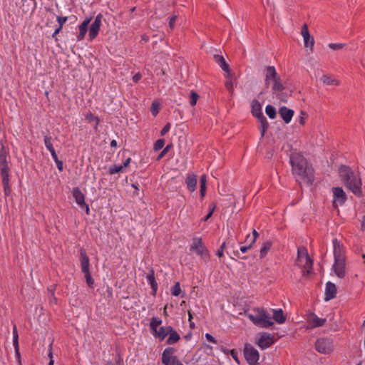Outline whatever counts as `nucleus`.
Listing matches in <instances>:
<instances>
[{
	"label": "nucleus",
	"mask_w": 365,
	"mask_h": 365,
	"mask_svg": "<svg viewBox=\"0 0 365 365\" xmlns=\"http://www.w3.org/2000/svg\"><path fill=\"white\" fill-rule=\"evenodd\" d=\"M292 172L297 181L307 185L314 180L313 169L309 166L304 157L299 153H292L289 156Z\"/></svg>",
	"instance_id": "obj_1"
},
{
	"label": "nucleus",
	"mask_w": 365,
	"mask_h": 365,
	"mask_svg": "<svg viewBox=\"0 0 365 365\" xmlns=\"http://www.w3.org/2000/svg\"><path fill=\"white\" fill-rule=\"evenodd\" d=\"M255 314L245 312V314L252 322L255 325L262 328H269L274 324L272 321V317L269 313L264 308L255 307L252 309ZM273 317L272 319L278 324H283L286 321V317L282 309H272Z\"/></svg>",
	"instance_id": "obj_2"
},
{
	"label": "nucleus",
	"mask_w": 365,
	"mask_h": 365,
	"mask_svg": "<svg viewBox=\"0 0 365 365\" xmlns=\"http://www.w3.org/2000/svg\"><path fill=\"white\" fill-rule=\"evenodd\" d=\"M338 173L341 181L348 190L359 197L363 195L362 180L359 171L342 165L339 166Z\"/></svg>",
	"instance_id": "obj_3"
},
{
	"label": "nucleus",
	"mask_w": 365,
	"mask_h": 365,
	"mask_svg": "<svg viewBox=\"0 0 365 365\" xmlns=\"http://www.w3.org/2000/svg\"><path fill=\"white\" fill-rule=\"evenodd\" d=\"M265 85L267 88H270L274 91H282L287 89V88L282 84L275 68L271 66H268L265 68Z\"/></svg>",
	"instance_id": "obj_4"
},
{
	"label": "nucleus",
	"mask_w": 365,
	"mask_h": 365,
	"mask_svg": "<svg viewBox=\"0 0 365 365\" xmlns=\"http://www.w3.org/2000/svg\"><path fill=\"white\" fill-rule=\"evenodd\" d=\"M296 263L298 266L302 267L304 276L312 272L313 261L309 257L306 248H298L297 259Z\"/></svg>",
	"instance_id": "obj_5"
},
{
	"label": "nucleus",
	"mask_w": 365,
	"mask_h": 365,
	"mask_svg": "<svg viewBox=\"0 0 365 365\" xmlns=\"http://www.w3.org/2000/svg\"><path fill=\"white\" fill-rule=\"evenodd\" d=\"M190 251H194L197 255L200 256L204 261H207L210 258V252L202 242L201 237H194L192 239Z\"/></svg>",
	"instance_id": "obj_6"
},
{
	"label": "nucleus",
	"mask_w": 365,
	"mask_h": 365,
	"mask_svg": "<svg viewBox=\"0 0 365 365\" xmlns=\"http://www.w3.org/2000/svg\"><path fill=\"white\" fill-rule=\"evenodd\" d=\"M244 356L249 365H259V352L253 346L248 343H246L245 345Z\"/></svg>",
	"instance_id": "obj_7"
},
{
	"label": "nucleus",
	"mask_w": 365,
	"mask_h": 365,
	"mask_svg": "<svg viewBox=\"0 0 365 365\" xmlns=\"http://www.w3.org/2000/svg\"><path fill=\"white\" fill-rule=\"evenodd\" d=\"M333 193V207H337L342 205L346 201L347 196L344 190L340 187H334L332 188Z\"/></svg>",
	"instance_id": "obj_8"
},
{
	"label": "nucleus",
	"mask_w": 365,
	"mask_h": 365,
	"mask_svg": "<svg viewBox=\"0 0 365 365\" xmlns=\"http://www.w3.org/2000/svg\"><path fill=\"white\" fill-rule=\"evenodd\" d=\"M73 196L75 199L76 202L79 205V207L84 210L87 215L90 214L89 206L85 202V196L81 190L78 187H75L73 189Z\"/></svg>",
	"instance_id": "obj_9"
},
{
	"label": "nucleus",
	"mask_w": 365,
	"mask_h": 365,
	"mask_svg": "<svg viewBox=\"0 0 365 365\" xmlns=\"http://www.w3.org/2000/svg\"><path fill=\"white\" fill-rule=\"evenodd\" d=\"M315 348L317 351L324 354H329L332 351L331 342L327 339H317L315 343Z\"/></svg>",
	"instance_id": "obj_10"
},
{
	"label": "nucleus",
	"mask_w": 365,
	"mask_h": 365,
	"mask_svg": "<svg viewBox=\"0 0 365 365\" xmlns=\"http://www.w3.org/2000/svg\"><path fill=\"white\" fill-rule=\"evenodd\" d=\"M175 349L173 347L165 348L162 354V363L164 365H175L177 357L174 356Z\"/></svg>",
	"instance_id": "obj_11"
},
{
	"label": "nucleus",
	"mask_w": 365,
	"mask_h": 365,
	"mask_svg": "<svg viewBox=\"0 0 365 365\" xmlns=\"http://www.w3.org/2000/svg\"><path fill=\"white\" fill-rule=\"evenodd\" d=\"M103 19V15L99 14L95 18L94 21L91 24L89 29V38L91 41L93 40L98 34L101 26V21Z\"/></svg>",
	"instance_id": "obj_12"
},
{
	"label": "nucleus",
	"mask_w": 365,
	"mask_h": 365,
	"mask_svg": "<svg viewBox=\"0 0 365 365\" xmlns=\"http://www.w3.org/2000/svg\"><path fill=\"white\" fill-rule=\"evenodd\" d=\"M301 34L304 38V46L306 48H310L311 51H313V47L314 45V37L312 36L309 34L308 26L307 24H304L302 27Z\"/></svg>",
	"instance_id": "obj_13"
},
{
	"label": "nucleus",
	"mask_w": 365,
	"mask_h": 365,
	"mask_svg": "<svg viewBox=\"0 0 365 365\" xmlns=\"http://www.w3.org/2000/svg\"><path fill=\"white\" fill-rule=\"evenodd\" d=\"M274 344V336L269 333L264 332L257 341V345L262 349H266Z\"/></svg>",
	"instance_id": "obj_14"
},
{
	"label": "nucleus",
	"mask_w": 365,
	"mask_h": 365,
	"mask_svg": "<svg viewBox=\"0 0 365 365\" xmlns=\"http://www.w3.org/2000/svg\"><path fill=\"white\" fill-rule=\"evenodd\" d=\"M346 259H334L333 270L335 274L339 278L345 276Z\"/></svg>",
	"instance_id": "obj_15"
},
{
	"label": "nucleus",
	"mask_w": 365,
	"mask_h": 365,
	"mask_svg": "<svg viewBox=\"0 0 365 365\" xmlns=\"http://www.w3.org/2000/svg\"><path fill=\"white\" fill-rule=\"evenodd\" d=\"M332 242L334 259H345V251L344 246L341 245L337 239L333 240Z\"/></svg>",
	"instance_id": "obj_16"
},
{
	"label": "nucleus",
	"mask_w": 365,
	"mask_h": 365,
	"mask_svg": "<svg viewBox=\"0 0 365 365\" xmlns=\"http://www.w3.org/2000/svg\"><path fill=\"white\" fill-rule=\"evenodd\" d=\"M80 262L82 272H87L90 271V260L89 257L86 254V252L83 249L80 250Z\"/></svg>",
	"instance_id": "obj_17"
},
{
	"label": "nucleus",
	"mask_w": 365,
	"mask_h": 365,
	"mask_svg": "<svg viewBox=\"0 0 365 365\" xmlns=\"http://www.w3.org/2000/svg\"><path fill=\"white\" fill-rule=\"evenodd\" d=\"M324 295L325 301H329L336 297V287L334 283L328 282L326 284Z\"/></svg>",
	"instance_id": "obj_18"
},
{
	"label": "nucleus",
	"mask_w": 365,
	"mask_h": 365,
	"mask_svg": "<svg viewBox=\"0 0 365 365\" xmlns=\"http://www.w3.org/2000/svg\"><path fill=\"white\" fill-rule=\"evenodd\" d=\"M213 58L222 70L225 72V74H228V76H230V73H232V71L225 58L219 54H215Z\"/></svg>",
	"instance_id": "obj_19"
},
{
	"label": "nucleus",
	"mask_w": 365,
	"mask_h": 365,
	"mask_svg": "<svg viewBox=\"0 0 365 365\" xmlns=\"http://www.w3.org/2000/svg\"><path fill=\"white\" fill-rule=\"evenodd\" d=\"M279 113L284 123H289L292 120L294 113L293 110L282 106L279 108Z\"/></svg>",
	"instance_id": "obj_20"
},
{
	"label": "nucleus",
	"mask_w": 365,
	"mask_h": 365,
	"mask_svg": "<svg viewBox=\"0 0 365 365\" xmlns=\"http://www.w3.org/2000/svg\"><path fill=\"white\" fill-rule=\"evenodd\" d=\"M1 175L9 174V168L6 160V153L4 150L0 152Z\"/></svg>",
	"instance_id": "obj_21"
},
{
	"label": "nucleus",
	"mask_w": 365,
	"mask_h": 365,
	"mask_svg": "<svg viewBox=\"0 0 365 365\" xmlns=\"http://www.w3.org/2000/svg\"><path fill=\"white\" fill-rule=\"evenodd\" d=\"M326 321V319L319 318L316 314H312L309 317L308 323L311 328H316L323 326Z\"/></svg>",
	"instance_id": "obj_22"
},
{
	"label": "nucleus",
	"mask_w": 365,
	"mask_h": 365,
	"mask_svg": "<svg viewBox=\"0 0 365 365\" xmlns=\"http://www.w3.org/2000/svg\"><path fill=\"white\" fill-rule=\"evenodd\" d=\"M197 175L194 173H190L187 175V178L185 180V183L187 189L190 192H194L196 190L197 186Z\"/></svg>",
	"instance_id": "obj_23"
},
{
	"label": "nucleus",
	"mask_w": 365,
	"mask_h": 365,
	"mask_svg": "<svg viewBox=\"0 0 365 365\" xmlns=\"http://www.w3.org/2000/svg\"><path fill=\"white\" fill-rule=\"evenodd\" d=\"M91 18L86 19L83 23L79 26V34L77 36L78 41H81L85 37V35L88 31V26L91 21Z\"/></svg>",
	"instance_id": "obj_24"
},
{
	"label": "nucleus",
	"mask_w": 365,
	"mask_h": 365,
	"mask_svg": "<svg viewBox=\"0 0 365 365\" xmlns=\"http://www.w3.org/2000/svg\"><path fill=\"white\" fill-rule=\"evenodd\" d=\"M173 331V327L171 326L161 327L155 334L154 336L159 338L160 340H163L170 332Z\"/></svg>",
	"instance_id": "obj_25"
},
{
	"label": "nucleus",
	"mask_w": 365,
	"mask_h": 365,
	"mask_svg": "<svg viewBox=\"0 0 365 365\" xmlns=\"http://www.w3.org/2000/svg\"><path fill=\"white\" fill-rule=\"evenodd\" d=\"M146 279L148 283L150 285V287L153 290L152 294L155 296L158 290V283L155 280L153 270H151V272L147 276Z\"/></svg>",
	"instance_id": "obj_26"
},
{
	"label": "nucleus",
	"mask_w": 365,
	"mask_h": 365,
	"mask_svg": "<svg viewBox=\"0 0 365 365\" xmlns=\"http://www.w3.org/2000/svg\"><path fill=\"white\" fill-rule=\"evenodd\" d=\"M252 113L254 116L256 118H259L262 115H264L262 112V106L261 104L257 100H253L252 102Z\"/></svg>",
	"instance_id": "obj_27"
},
{
	"label": "nucleus",
	"mask_w": 365,
	"mask_h": 365,
	"mask_svg": "<svg viewBox=\"0 0 365 365\" xmlns=\"http://www.w3.org/2000/svg\"><path fill=\"white\" fill-rule=\"evenodd\" d=\"M226 81L225 82V86L227 90L232 91L235 88V86H236V81L234 77V73H230V76H228V74H225Z\"/></svg>",
	"instance_id": "obj_28"
},
{
	"label": "nucleus",
	"mask_w": 365,
	"mask_h": 365,
	"mask_svg": "<svg viewBox=\"0 0 365 365\" xmlns=\"http://www.w3.org/2000/svg\"><path fill=\"white\" fill-rule=\"evenodd\" d=\"M2 179V184L4 186V191L5 195L8 196L11 192V187L9 185V174L1 175Z\"/></svg>",
	"instance_id": "obj_29"
},
{
	"label": "nucleus",
	"mask_w": 365,
	"mask_h": 365,
	"mask_svg": "<svg viewBox=\"0 0 365 365\" xmlns=\"http://www.w3.org/2000/svg\"><path fill=\"white\" fill-rule=\"evenodd\" d=\"M257 119L260 123L259 130H260V133H261V137L262 138V137H264L266 131L267 130V129L269 128V123H268L267 118H265L264 115H262L261 117L258 118Z\"/></svg>",
	"instance_id": "obj_30"
},
{
	"label": "nucleus",
	"mask_w": 365,
	"mask_h": 365,
	"mask_svg": "<svg viewBox=\"0 0 365 365\" xmlns=\"http://www.w3.org/2000/svg\"><path fill=\"white\" fill-rule=\"evenodd\" d=\"M162 324V320L157 317H153L150 322V329L152 331L153 335L154 336L155 333H157L158 331V327L160 326Z\"/></svg>",
	"instance_id": "obj_31"
},
{
	"label": "nucleus",
	"mask_w": 365,
	"mask_h": 365,
	"mask_svg": "<svg viewBox=\"0 0 365 365\" xmlns=\"http://www.w3.org/2000/svg\"><path fill=\"white\" fill-rule=\"evenodd\" d=\"M168 335L169 337L168 338L166 341L168 344H173L178 341L180 339L179 334H178L177 331H175L173 329V331L170 332Z\"/></svg>",
	"instance_id": "obj_32"
},
{
	"label": "nucleus",
	"mask_w": 365,
	"mask_h": 365,
	"mask_svg": "<svg viewBox=\"0 0 365 365\" xmlns=\"http://www.w3.org/2000/svg\"><path fill=\"white\" fill-rule=\"evenodd\" d=\"M272 242L271 241H266L263 243L260 249V258H264L267 254V252L271 249Z\"/></svg>",
	"instance_id": "obj_33"
},
{
	"label": "nucleus",
	"mask_w": 365,
	"mask_h": 365,
	"mask_svg": "<svg viewBox=\"0 0 365 365\" xmlns=\"http://www.w3.org/2000/svg\"><path fill=\"white\" fill-rule=\"evenodd\" d=\"M200 196L202 197H203L205 195V192H206L207 177L205 175H202L200 177Z\"/></svg>",
	"instance_id": "obj_34"
},
{
	"label": "nucleus",
	"mask_w": 365,
	"mask_h": 365,
	"mask_svg": "<svg viewBox=\"0 0 365 365\" xmlns=\"http://www.w3.org/2000/svg\"><path fill=\"white\" fill-rule=\"evenodd\" d=\"M43 141L46 148L49 150V152H51V150H55L53 145V138L51 135H45Z\"/></svg>",
	"instance_id": "obj_35"
},
{
	"label": "nucleus",
	"mask_w": 365,
	"mask_h": 365,
	"mask_svg": "<svg viewBox=\"0 0 365 365\" xmlns=\"http://www.w3.org/2000/svg\"><path fill=\"white\" fill-rule=\"evenodd\" d=\"M265 112L269 118L274 119L276 118V110L272 106L267 105L265 108Z\"/></svg>",
	"instance_id": "obj_36"
},
{
	"label": "nucleus",
	"mask_w": 365,
	"mask_h": 365,
	"mask_svg": "<svg viewBox=\"0 0 365 365\" xmlns=\"http://www.w3.org/2000/svg\"><path fill=\"white\" fill-rule=\"evenodd\" d=\"M224 353L226 354H230L232 359L238 364H240V359L238 356L237 351L235 349L228 350V349H224Z\"/></svg>",
	"instance_id": "obj_37"
},
{
	"label": "nucleus",
	"mask_w": 365,
	"mask_h": 365,
	"mask_svg": "<svg viewBox=\"0 0 365 365\" xmlns=\"http://www.w3.org/2000/svg\"><path fill=\"white\" fill-rule=\"evenodd\" d=\"M181 293V288L180 282H176L174 284V286L171 289V294L173 296H179Z\"/></svg>",
	"instance_id": "obj_38"
},
{
	"label": "nucleus",
	"mask_w": 365,
	"mask_h": 365,
	"mask_svg": "<svg viewBox=\"0 0 365 365\" xmlns=\"http://www.w3.org/2000/svg\"><path fill=\"white\" fill-rule=\"evenodd\" d=\"M160 103L157 101H153L151 104L150 112L151 113L155 116L159 113L160 110Z\"/></svg>",
	"instance_id": "obj_39"
},
{
	"label": "nucleus",
	"mask_w": 365,
	"mask_h": 365,
	"mask_svg": "<svg viewBox=\"0 0 365 365\" xmlns=\"http://www.w3.org/2000/svg\"><path fill=\"white\" fill-rule=\"evenodd\" d=\"M123 170L121 165H113L110 166L108 169V173L110 175H113L120 172H122Z\"/></svg>",
	"instance_id": "obj_40"
},
{
	"label": "nucleus",
	"mask_w": 365,
	"mask_h": 365,
	"mask_svg": "<svg viewBox=\"0 0 365 365\" xmlns=\"http://www.w3.org/2000/svg\"><path fill=\"white\" fill-rule=\"evenodd\" d=\"M83 274H84V277L86 278L87 284L89 287H92L94 284V279H93L90 271H88L87 272H83Z\"/></svg>",
	"instance_id": "obj_41"
},
{
	"label": "nucleus",
	"mask_w": 365,
	"mask_h": 365,
	"mask_svg": "<svg viewBox=\"0 0 365 365\" xmlns=\"http://www.w3.org/2000/svg\"><path fill=\"white\" fill-rule=\"evenodd\" d=\"M165 145V140L164 139H158L155 141L154 143V150L158 151L163 148Z\"/></svg>",
	"instance_id": "obj_42"
},
{
	"label": "nucleus",
	"mask_w": 365,
	"mask_h": 365,
	"mask_svg": "<svg viewBox=\"0 0 365 365\" xmlns=\"http://www.w3.org/2000/svg\"><path fill=\"white\" fill-rule=\"evenodd\" d=\"M198 98H199V95L197 93H191L190 100V105L192 106H194L196 104Z\"/></svg>",
	"instance_id": "obj_43"
},
{
	"label": "nucleus",
	"mask_w": 365,
	"mask_h": 365,
	"mask_svg": "<svg viewBox=\"0 0 365 365\" xmlns=\"http://www.w3.org/2000/svg\"><path fill=\"white\" fill-rule=\"evenodd\" d=\"M344 46H345L344 43H330L328 45V46L332 50L341 49L344 48Z\"/></svg>",
	"instance_id": "obj_44"
},
{
	"label": "nucleus",
	"mask_w": 365,
	"mask_h": 365,
	"mask_svg": "<svg viewBox=\"0 0 365 365\" xmlns=\"http://www.w3.org/2000/svg\"><path fill=\"white\" fill-rule=\"evenodd\" d=\"M322 81H323L324 83L327 85H331L333 84L334 82H336V80L331 79V78L327 75H324L322 77Z\"/></svg>",
	"instance_id": "obj_45"
},
{
	"label": "nucleus",
	"mask_w": 365,
	"mask_h": 365,
	"mask_svg": "<svg viewBox=\"0 0 365 365\" xmlns=\"http://www.w3.org/2000/svg\"><path fill=\"white\" fill-rule=\"evenodd\" d=\"M171 145H168L159 154V155L157 158V160H160L161 158H163L165 154L168 152L169 149L170 148Z\"/></svg>",
	"instance_id": "obj_46"
},
{
	"label": "nucleus",
	"mask_w": 365,
	"mask_h": 365,
	"mask_svg": "<svg viewBox=\"0 0 365 365\" xmlns=\"http://www.w3.org/2000/svg\"><path fill=\"white\" fill-rule=\"evenodd\" d=\"M86 118L89 121L95 120L96 122V126L98 125L99 119L98 117L94 116L91 113H88Z\"/></svg>",
	"instance_id": "obj_47"
},
{
	"label": "nucleus",
	"mask_w": 365,
	"mask_h": 365,
	"mask_svg": "<svg viewBox=\"0 0 365 365\" xmlns=\"http://www.w3.org/2000/svg\"><path fill=\"white\" fill-rule=\"evenodd\" d=\"M171 125L170 123H168L161 130L160 135L162 136L165 135L170 129Z\"/></svg>",
	"instance_id": "obj_48"
},
{
	"label": "nucleus",
	"mask_w": 365,
	"mask_h": 365,
	"mask_svg": "<svg viewBox=\"0 0 365 365\" xmlns=\"http://www.w3.org/2000/svg\"><path fill=\"white\" fill-rule=\"evenodd\" d=\"M176 19H177V16H175V15H174L170 18L169 26L171 29H173V28L175 27Z\"/></svg>",
	"instance_id": "obj_49"
},
{
	"label": "nucleus",
	"mask_w": 365,
	"mask_h": 365,
	"mask_svg": "<svg viewBox=\"0 0 365 365\" xmlns=\"http://www.w3.org/2000/svg\"><path fill=\"white\" fill-rule=\"evenodd\" d=\"M67 21V17L65 16V17H63V16H57V21L59 24L58 26H61L63 27V25L66 23V21Z\"/></svg>",
	"instance_id": "obj_50"
},
{
	"label": "nucleus",
	"mask_w": 365,
	"mask_h": 365,
	"mask_svg": "<svg viewBox=\"0 0 365 365\" xmlns=\"http://www.w3.org/2000/svg\"><path fill=\"white\" fill-rule=\"evenodd\" d=\"M205 338L208 341L212 344H216L217 343V340L209 333L205 334Z\"/></svg>",
	"instance_id": "obj_51"
},
{
	"label": "nucleus",
	"mask_w": 365,
	"mask_h": 365,
	"mask_svg": "<svg viewBox=\"0 0 365 365\" xmlns=\"http://www.w3.org/2000/svg\"><path fill=\"white\" fill-rule=\"evenodd\" d=\"M258 236L259 233L255 230H253L251 245H253L256 242V240L258 237Z\"/></svg>",
	"instance_id": "obj_52"
},
{
	"label": "nucleus",
	"mask_w": 365,
	"mask_h": 365,
	"mask_svg": "<svg viewBox=\"0 0 365 365\" xmlns=\"http://www.w3.org/2000/svg\"><path fill=\"white\" fill-rule=\"evenodd\" d=\"M13 345H14L15 351H18V349H19V338L14 337V339H13Z\"/></svg>",
	"instance_id": "obj_53"
},
{
	"label": "nucleus",
	"mask_w": 365,
	"mask_h": 365,
	"mask_svg": "<svg viewBox=\"0 0 365 365\" xmlns=\"http://www.w3.org/2000/svg\"><path fill=\"white\" fill-rule=\"evenodd\" d=\"M56 164V166L58 169L59 171H62L63 170V161L58 160L57 161L55 162Z\"/></svg>",
	"instance_id": "obj_54"
},
{
	"label": "nucleus",
	"mask_w": 365,
	"mask_h": 365,
	"mask_svg": "<svg viewBox=\"0 0 365 365\" xmlns=\"http://www.w3.org/2000/svg\"><path fill=\"white\" fill-rule=\"evenodd\" d=\"M252 245H251V243H250V244H249V245H247V246H242V247H240V250L242 253H245V252H247V251L248 250H250V249L251 248Z\"/></svg>",
	"instance_id": "obj_55"
},
{
	"label": "nucleus",
	"mask_w": 365,
	"mask_h": 365,
	"mask_svg": "<svg viewBox=\"0 0 365 365\" xmlns=\"http://www.w3.org/2000/svg\"><path fill=\"white\" fill-rule=\"evenodd\" d=\"M214 210H215V206H213L212 208L210 209L209 213L203 218V221H207L208 219H210L211 217V216L213 214Z\"/></svg>",
	"instance_id": "obj_56"
},
{
	"label": "nucleus",
	"mask_w": 365,
	"mask_h": 365,
	"mask_svg": "<svg viewBox=\"0 0 365 365\" xmlns=\"http://www.w3.org/2000/svg\"><path fill=\"white\" fill-rule=\"evenodd\" d=\"M141 77H142V75L140 74V73H137L133 76V80L135 83H138L140 81V79L141 78Z\"/></svg>",
	"instance_id": "obj_57"
},
{
	"label": "nucleus",
	"mask_w": 365,
	"mask_h": 365,
	"mask_svg": "<svg viewBox=\"0 0 365 365\" xmlns=\"http://www.w3.org/2000/svg\"><path fill=\"white\" fill-rule=\"evenodd\" d=\"M15 356H16V359L18 361L19 364L21 365V354H20L19 349H18V351H15Z\"/></svg>",
	"instance_id": "obj_58"
},
{
	"label": "nucleus",
	"mask_w": 365,
	"mask_h": 365,
	"mask_svg": "<svg viewBox=\"0 0 365 365\" xmlns=\"http://www.w3.org/2000/svg\"><path fill=\"white\" fill-rule=\"evenodd\" d=\"M50 153H51V157L53 159L54 162L59 160L55 150H51V152H50Z\"/></svg>",
	"instance_id": "obj_59"
},
{
	"label": "nucleus",
	"mask_w": 365,
	"mask_h": 365,
	"mask_svg": "<svg viewBox=\"0 0 365 365\" xmlns=\"http://www.w3.org/2000/svg\"><path fill=\"white\" fill-rule=\"evenodd\" d=\"M130 161H131V158H127V159L123 162V165H120L123 167V168H126V167H128V165L130 164Z\"/></svg>",
	"instance_id": "obj_60"
},
{
	"label": "nucleus",
	"mask_w": 365,
	"mask_h": 365,
	"mask_svg": "<svg viewBox=\"0 0 365 365\" xmlns=\"http://www.w3.org/2000/svg\"><path fill=\"white\" fill-rule=\"evenodd\" d=\"M62 29V27L61 26H58V28H56L52 35V37L53 38H55V36L59 34V32L61 31V30Z\"/></svg>",
	"instance_id": "obj_61"
},
{
	"label": "nucleus",
	"mask_w": 365,
	"mask_h": 365,
	"mask_svg": "<svg viewBox=\"0 0 365 365\" xmlns=\"http://www.w3.org/2000/svg\"><path fill=\"white\" fill-rule=\"evenodd\" d=\"M14 337L19 338L17 328H16V325H14V327H13V338Z\"/></svg>",
	"instance_id": "obj_62"
},
{
	"label": "nucleus",
	"mask_w": 365,
	"mask_h": 365,
	"mask_svg": "<svg viewBox=\"0 0 365 365\" xmlns=\"http://www.w3.org/2000/svg\"><path fill=\"white\" fill-rule=\"evenodd\" d=\"M216 255L219 257H222L223 256V250H218Z\"/></svg>",
	"instance_id": "obj_63"
},
{
	"label": "nucleus",
	"mask_w": 365,
	"mask_h": 365,
	"mask_svg": "<svg viewBox=\"0 0 365 365\" xmlns=\"http://www.w3.org/2000/svg\"><path fill=\"white\" fill-rule=\"evenodd\" d=\"M48 356L50 357V361H49L48 365H53L54 361L52 359V353L51 352L49 353Z\"/></svg>",
	"instance_id": "obj_64"
}]
</instances>
